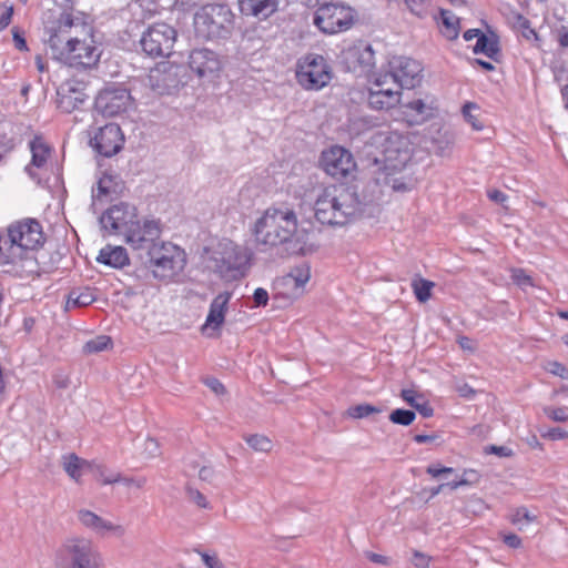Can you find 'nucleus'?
I'll list each match as a JSON object with an SVG mask.
<instances>
[{"label": "nucleus", "mask_w": 568, "mask_h": 568, "mask_svg": "<svg viewBox=\"0 0 568 568\" xmlns=\"http://www.w3.org/2000/svg\"><path fill=\"white\" fill-rule=\"evenodd\" d=\"M71 14L63 13L54 27L48 28L47 52L52 59L78 70H91L100 61L101 51L93 40L91 29L80 38Z\"/></svg>", "instance_id": "f257e3e1"}, {"label": "nucleus", "mask_w": 568, "mask_h": 568, "mask_svg": "<svg viewBox=\"0 0 568 568\" xmlns=\"http://www.w3.org/2000/svg\"><path fill=\"white\" fill-rule=\"evenodd\" d=\"M254 237L262 251L278 245H286V252L296 255L315 251L314 244L308 242V233L297 231L296 214L288 207H268L255 222Z\"/></svg>", "instance_id": "f03ea898"}, {"label": "nucleus", "mask_w": 568, "mask_h": 568, "mask_svg": "<svg viewBox=\"0 0 568 568\" xmlns=\"http://www.w3.org/2000/svg\"><path fill=\"white\" fill-rule=\"evenodd\" d=\"M367 205L354 187L339 184L324 187L317 194L313 209L321 224L343 226L362 217Z\"/></svg>", "instance_id": "7ed1b4c3"}, {"label": "nucleus", "mask_w": 568, "mask_h": 568, "mask_svg": "<svg viewBox=\"0 0 568 568\" xmlns=\"http://www.w3.org/2000/svg\"><path fill=\"white\" fill-rule=\"evenodd\" d=\"M186 265V253L172 242H158L148 251L146 266L153 277L161 282H174Z\"/></svg>", "instance_id": "20e7f679"}, {"label": "nucleus", "mask_w": 568, "mask_h": 568, "mask_svg": "<svg viewBox=\"0 0 568 568\" xmlns=\"http://www.w3.org/2000/svg\"><path fill=\"white\" fill-rule=\"evenodd\" d=\"M10 246L8 248V264L17 265L29 258V253L37 250L44 242L42 226L36 219H24L8 227Z\"/></svg>", "instance_id": "39448f33"}, {"label": "nucleus", "mask_w": 568, "mask_h": 568, "mask_svg": "<svg viewBox=\"0 0 568 568\" xmlns=\"http://www.w3.org/2000/svg\"><path fill=\"white\" fill-rule=\"evenodd\" d=\"M234 27V13L226 4L203 6L194 14V30L204 40L226 39Z\"/></svg>", "instance_id": "423d86ee"}, {"label": "nucleus", "mask_w": 568, "mask_h": 568, "mask_svg": "<svg viewBox=\"0 0 568 568\" xmlns=\"http://www.w3.org/2000/svg\"><path fill=\"white\" fill-rule=\"evenodd\" d=\"M55 568H100L101 556L93 542L84 537H71L55 551Z\"/></svg>", "instance_id": "0eeeda50"}, {"label": "nucleus", "mask_w": 568, "mask_h": 568, "mask_svg": "<svg viewBox=\"0 0 568 568\" xmlns=\"http://www.w3.org/2000/svg\"><path fill=\"white\" fill-rule=\"evenodd\" d=\"M332 78V68L321 54L308 53L297 62L296 80L305 90L318 91L326 87Z\"/></svg>", "instance_id": "6e6552de"}, {"label": "nucleus", "mask_w": 568, "mask_h": 568, "mask_svg": "<svg viewBox=\"0 0 568 568\" xmlns=\"http://www.w3.org/2000/svg\"><path fill=\"white\" fill-rule=\"evenodd\" d=\"M354 21V10L338 2L320 4L313 20L314 24L326 34L344 32L352 28Z\"/></svg>", "instance_id": "1a4fd4ad"}, {"label": "nucleus", "mask_w": 568, "mask_h": 568, "mask_svg": "<svg viewBox=\"0 0 568 568\" xmlns=\"http://www.w3.org/2000/svg\"><path fill=\"white\" fill-rule=\"evenodd\" d=\"M250 260L248 250L233 242L222 244L214 258L216 271L222 277L229 280L244 276L250 266Z\"/></svg>", "instance_id": "9d476101"}, {"label": "nucleus", "mask_w": 568, "mask_h": 568, "mask_svg": "<svg viewBox=\"0 0 568 568\" xmlns=\"http://www.w3.org/2000/svg\"><path fill=\"white\" fill-rule=\"evenodd\" d=\"M176 30L168 23H154L143 32L140 44L152 58L169 57L176 41Z\"/></svg>", "instance_id": "9b49d317"}, {"label": "nucleus", "mask_w": 568, "mask_h": 568, "mask_svg": "<svg viewBox=\"0 0 568 568\" xmlns=\"http://www.w3.org/2000/svg\"><path fill=\"white\" fill-rule=\"evenodd\" d=\"M422 72L423 67L418 61L407 57H393L388 61L385 74L388 75V81L402 91L417 87L423 78Z\"/></svg>", "instance_id": "f8f14e48"}, {"label": "nucleus", "mask_w": 568, "mask_h": 568, "mask_svg": "<svg viewBox=\"0 0 568 568\" xmlns=\"http://www.w3.org/2000/svg\"><path fill=\"white\" fill-rule=\"evenodd\" d=\"M161 233L162 224L160 220H144L141 222L138 219L130 224L123 240L132 250H146L148 252L150 246L158 244Z\"/></svg>", "instance_id": "ddd939ff"}, {"label": "nucleus", "mask_w": 568, "mask_h": 568, "mask_svg": "<svg viewBox=\"0 0 568 568\" xmlns=\"http://www.w3.org/2000/svg\"><path fill=\"white\" fill-rule=\"evenodd\" d=\"M321 168L334 179H345L356 169L353 155L346 149L335 145L322 152Z\"/></svg>", "instance_id": "4468645a"}, {"label": "nucleus", "mask_w": 568, "mask_h": 568, "mask_svg": "<svg viewBox=\"0 0 568 568\" xmlns=\"http://www.w3.org/2000/svg\"><path fill=\"white\" fill-rule=\"evenodd\" d=\"M131 103L130 91L122 87L105 88L95 98L97 111L110 118L124 113Z\"/></svg>", "instance_id": "2eb2a0df"}, {"label": "nucleus", "mask_w": 568, "mask_h": 568, "mask_svg": "<svg viewBox=\"0 0 568 568\" xmlns=\"http://www.w3.org/2000/svg\"><path fill=\"white\" fill-rule=\"evenodd\" d=\"M180 72V65L162 62L150 70L148 84L158 94H170L182 84Z\"/></svg>", "instance_id": "dca6fc26"}, {"label": "nucleus", "mask_w": 568, "mask_h": 568, "mask_svg": "<svg viewBox=\"0 0 568 568\" xmlns=\"http://www.w3.org/2000/svg\"><path fill=\"white\" fill-rule=\"evenodd\" d=\"M124 144V135L119 124L108 123L99 128L90 139V145L102 156L111 158L119 153Z\"/></svg>", "instance_id": "f3484780"}, {"label": "nucleus", "mask_w": 568, "mask_h": 568, "mask_svg": "<svg viewBox=\"0 0 568 568\" xmlns=\"http://www.w3.org/2000/svg\"><path fill=\"white\" fill-rule=\"evenodd\" d=\"M138 220L136 210L128 203H119L108 209L100 217L102 227L110 233L124 236L130 224Z\"/></svg>", "instance_id": "a211bd4d"}, {"label": "nucleus", "mask_w": 568, "mask_h": 568, "mask_svg": "<svg viewBox=\"0 0 568 568\" xmlns=\"http://www.w3.org/2000/svg\"><path fill=\"white\" fill-rule=\"evenodd\" d=\"M388 75L382 74L376 78L368 92V104L374 110H388L399 101L400 90L396 87H388Z\"/></svg>", "instance_id": "6ab92c4d"}, {"label": "nucleus", "mask_w": 568, "mask_h": 568, "mask_svg": "<svg viewBox=\"0 0 568 568\" xmlns=\"http://www.w3.org/2000/svg\"><path fill=\"white\" fill-rule=\"evenodd\" d=\"M384 166L382 170L402 171L410 160L406 139L388 136L383 145Z\"/></svg>", "instance_id": "aec40b11"}, {"label": "nucleus", "mask_w": 568, "mask_h": 568, "mask_svg": "<svg viewBox=\"0 0 568 568\" xmlns=\"http://www.w3.org/2000/svg\"><path fill=\"white\" fill-rule=\"evenodd\" d=\"M189 67L199 78H211L220 71L221 61L210 49H194L189 55Z\"/></svg>", "instance_id": "412c9836"}, {"label": "nucleus", "mask_w": 568, "mask_h": 568, "mask_svg": "<svg viewBox=\"0 0 568 568\" xmlns=\"http://www.w3.org/2000/svg\"><path fill=\"white\" fill-rule=\"evenodd\" d=\"M344 60L348 70L367 73L375 65V52L371 44L358 43L344 52Z\"/></svg>", "instance_id": "4be33fe9"}, {"label": "nucleus", "mask_w": 568, "mask_h": 568, "mask_svg": "<svg viewBox=\"0 0 568 568\" xmlns=\"http://www.w3.org/2000/svg\"><path fill=\"white\" fill-rule=\"evenodd\" d=\"M78 519L84 527L91 529L92 531L100 536L113 534L115 536L121 537L125 532L123 526L115 525L109 520H105L102 517L98 516L95 513L90 511L88 509H80L78 511Z\"/></svg>", "instance_id": "5701e85b"}, {"label": "nucleus", "mask_w": 568, "mask_h": 568, "mask_svg": "<svg viewBox=\"0 0 568 568\" xmlns=\"http://www.w3.org/2000/svg\"><path fill=\"white\" fill-rule=\"evenodd\" d=\"M412 124H422L435 116L437 103L434 98L414 99L403 105Z\"/></svg>", "instance_id": "b1692460"}, {"label": "nucleus", "mask_w": 568, "mask_h": 568, "mask_svg": "<svg viewBox=\"0 0 568 568\" xmlns=\"http://www.w3.org/2000/svg\"><path fill=\"white\" fill-rule=\"evenodd\" d=\"M74 82H64L58 90V108L64 113L79 109L88 99L85 92L73 89Z\"/></svg>", "instance_id": "393cba45"}, {"label": "nucleus", "mask_w": 568, "mask_h": 568, "mask_svg": "<svg viewBox=\"0 0 568 568\" xmlns=\"http://www.w3.org/2000/svg\"><path fill=\"white\" fill-rule=\"evenodd\" d=\"M240 10L245 16L266 20L278 9V0H239Z\"/></svg>", "instance_id": "a878e982"}, {"label": "nucleus", "mask_w": 568, "mask_h": 568, "mask_svg": "<svg viewBox=\"0 0 568 568\" xmlns=\"http://www.w3.org/2000/svg\"><path fill=\"white\" fill-rule=\"evenodd\" d=\"M230 298L231 294L229 292L220 293L213 298L204 327L219 329L222 326Z\"/></svg>", "instance_id": "bb28decb"}, {"label": "nucleus", "mask_w": 568, "mask_h": 568, "mask_svg": "<svg viewBox=\"0 0 568 568\" xmlns=\"http://www.w3.org/2000/svg\"><path fill=\"white\" fill-rule=\"evenodd\" d=\"M97 261L106 266L122 268L129 264L130 258L124 247L106 245L105 247L101 248Z\"/></svg>", "instance_id": "cd10ccee"}, {"label": "nucleus", "mask_w": 568, "mask_h": 568, "mask_svg": "<svg viewBox=\"0 0 568 568\" xmlns=\"http://www.w3.org/2000/svg\"><path fill=\"white\" fill-rule=\"evenodd\" d=\"M311 268L308 264L302 263L293 268L281 278V284L291 287L298 294L303 291L305 284L310 281Z\"/></svg>", "instance_id": "c85d7f7f"}, {"label": "nucleus", "mask_w": 568, "mask_h": 568, "mask_svg": "<svg viewBox=\"0 0 568 568\" xmlns=\"http://www.w3.org/2000/svg\"><path fill=\"white\" fill-rule=\"evenodd\" d=\"M399 171L381 170L374 181L378 185L389 186L394 192H407L413 189L412 180H405L404 176H397Z\"/></svg>", "instance_id": "c756f323"}, {"label": "nucleus", "mask_w": 568, "mask_h": 568, "mask_svg": "<svg viewBox=\"0 0 568 568\" xmlns=\"http://www.w3.org/2000/svg\"><path fill=\"white\" fill-rule=\"evenodd\" d=\"M62 466L65 473L78 483L82 475L81 471L92 468L93 462L82 459L75 454H68L62 456Z\"/></svg>", "instance_id": "7c9ffc66"}, {"label": "nucleus", "mask_w": 568, "mask_h": 568, "mask_svg": "<svg viewBox=\"0 0 568 568\" xmlns=\"http://www.w3.org/2000/svg\"><path fill=\"white\" fill-rule=\"evenodd\" d=\"M499 41L496 34L491 33L490 37H487L485 33L478 37L476 44L474 47V53H483L489 59L496 60L499 54Z\"/></svg>", "instance_id": "2f4dec72"}, {"label": "nucleus", "mask_w": 568, "mask_h": 568, "mask_svg": "<svg viewBox=\"0 0 568 568\" xmlns=\"http://www.w3.org/2000/svg\"><path fill=\"white\" fill-rule=\"evenodd\" d=\"M32 152L31 163L37 168H42L50 155V148L40 138H36L30 142Z\"/></svg>", "instance_id": "473e14b6"}, {"label": "nucleus", "mask_w": 568, "mask_h": 568, "mask_svg": "<svg viewBox=\"0 0 568 568\" xmlns=\"http://www.w3.org/2000/svg\"><path fill=\"white\" fill-rule=\"evenodd\" d=\"M435 283L425 278H415L412 282V288L416 300L420 303L427 302L432 296V290Z\"/></svg>", "instance_id": "72a5a7b5"}, {"label": "nucleus", "mask_w": 568, "mask_h": 568, "mask_svg": "<svg viewBox=\"0 0 568 568\" xmlns=\"http://www.w3.org/2000/svg\"><path fill=\"white\" fill-rule=\"evenodd\" d=\"M95 301L94 292L90 288L83 291L72 290L68 297V305L73 307L88 306Z\"/></svg>", "instance_id": "f704fd0d"}, {"label": "nucleus", "mask_w": 568, "mask_h": 568, "mask_svg": "<svg viewBox=\"0 0 568 568\" xmlns=\"http://www.w3.org/2000/svg\"><path fill=\"white\" fill-rule=\"evenodd\" d=\"M112 346V339L110 336L100 335L88 341L83 346L85 354H95L103 352Z\"/></svg>", "instance_id": "c9c22d12"}, {"label": "nucleus", "mask_w": 568, "mask_h": 568, "mask_svg": "<svg viewBox=\"0 0 568 568\" xmlns=\"http://www.w3.org/2000/svg\"><path fill=\"white\" fill-rule=\"evenodd\" d=\"M382 409L377 406L364 403L355 406H351L347 409V415L352 418L359 419L368 417L372 414H379Z\"/></svg>", "instance_id": "e433bc0d"}, {"label": "nucleus", "mask_w": 568, "mask_h": 568, "mask_svg": "<svg viewBox=\"0 0 568 568\" xmlns=\"http://www.w3.org/2000/svg\"><path fill=\"white\" fill-rule=\"evenodd\" d=\"M89 471L93 473L94 476L103 484L110 485L121 481L122 477L119 473L106 474L104 466L93 463V467L89 468Z\"/></svg>", "instance_id": "4c0bfd02"}, {"label": "nucleus", "mask_w": 568, "mask_h": 568, "mask_svg": "<svg viewBox=\"0 0 568 568\" xmlns=\"http://www.w3.org/2000/svg\"><path fill=\"white\" fill-rule=\"evenodd\" d=\"M247 445L256 452H270L272 449V442L268 437L260 434L250 435L245 437Z\"/></svg>", "instance_id": "58836bf2"}, {"label": "nucleus", "mask_w": 568, "mask_h": 568, "mask_svg": "<svg viewBox=\"0 0 568 568\" xmlns=\"http://www.w3.org/2000/svg\"><path fill=\"white\" fill-rule=\"evenodd\" d=\"M416 418V414L414 410L410 409H402L397 408L394 409L389 415V420L394 424L402 425V426H408L410 425Z\"/></svg>", "instance_id": "ea45409f"}, {"label": "nucleus", "mask_w": 568, "mask_h": 568, "mask_svg": "<svg viewBox=\"0 0 568 568\" xmlns=\"http://www.w3.org/2000/svg\"><path fill=\"white\" fill-rule=\"evenodd\" d=\"M478 106L473 102H467L463 109L462 113L465 118V120L473 126L474 130L480 131L483 129L481 122L471 112L474 110H477Z\"/></svg>", "instance_id": "a19ab883"}, {"label": "nucleus", "mask_w": 568, "mask_h": 568, "mask_svg": "<svg viewBox=\"0 0 568 568\" xmlns=\"http://www.w3.org/2000/svg\"><path fill=\"white\" fill-rule=\"evenodd\" d=\"M534 519L535 517L525 507L517 508L511 515V523L518 526L519 529L530 524Z\"/></svg>", "instance_id": "79ce46f5"}, {"label": "nucleus", "mask_w": 568, "mask_h": 568, "mask_svg": "<svg viewBox=\"0 0 568 568\" xmlns=\"http://www.w3.org/2000/svg\"><path fill=\"white\" fill-rule=\"evenodd\" d=\"M440 17L443 24L453 32V37H457L459 19L450 11L444 9L440 10Z\"/></svg>", "instance_id": "37998d69"}, {"label": "nucleus", "mask_w": 568, "mask_h": 568, "mask_svg": "<svg viewBox=\"0 0 568 568\" xmlns=\"http://www.w3.org/2000/svg\"><path fill=\"white\" fill-rule=\"evenodd\" d=\"M187 498L194 503L197 507L206 509L210 507V503L206 500V497L196 488L191 486L186 487Z\"/></svg>", "instance_id": "c03bdc74"}, {"label": "nucleus", "mask_w": 568, "mask_h": 568, "mask_svg": "<svg viewBox=\"0 0 568 568\" xmlns=\"http://www.w3.org/2000/svg\"><path fill=\"white\" fill-rule=\"evenodd\" d=\"M544 412L554 422L561 423L568 420V407H546Z\"/></svg>", "instance_id": "a18cd8bd"}, {"label": "nucleus", "mask_w": 568, "mask_h": 568, "mask_svg": "<svg viewBox=\"0 0 568 568\" xmlns=\"http://www.w3.org/2000/svg\"><path fill=\"white\" fill-rule=\"evenodd\" d=\"M516 23L523 30V37L526 39L537 38L536 31L530 27V21L523 14H516Z\"/></svg>", "instance_id": "49530a36"}, {"label": "nucleus", "mask_w": 568, "mask_h": 568, "mask_svg": "<svg viewBox=\"0 0 568 568\" xmlns=\"http://www.w3.org/2000/svg\"><path fill=\"white\" fill-rule=\"evenodd\" d=\"M206 568H225L216 554L196 550Z\"/></svg>", "instance_id": "de8ad7c7"}, {"label": "nucleus", "mask_w": 568, "mask_h": 568, "mask_svg": "<svg viewBox=\"0 0 568 568\" xmlns=\"http://www.w3.org/2000/svg\"><path fill=\"white\" fill-rule=\"evenodd\" d=\"M511 278L517 285L523 287L532 285L531 277L521 268H514L511 271Z\"/></svg>", "instance_id": "09e8293b"}, {"label": "nucleus", "mask_w": 568, "mask_h": 568, "mask_svg": "<svg viewBox=\"0 0 568 568\" xmlns=\"http://www.w3.org/2000/svg\"><path fill=\"white\" fill-rule=\"evenodd\" d=\"M111 184H112V176L104 174L99 181H98V193L94 195L98 199L101 196L108 195L111 192Z\"/></svg>", "instance_id": "8fccbe9b"}, {"label": "nucleus", "mask_w": 568, "mask_h": 568, "mask_svg": "<svg viewBox=\"0 0 568 568\" xmlns=\"http://www.w3.org/2000/svg\"><path fill=\"white\" fill-rule=\"evenodd\" d=\"M426 473L434 478H438L442 475L454 473V468L440 466L439 464H430L427 466Z\"/></svg>", "instance_id": "3c124183"}, {"label": "nucleus", "mask_w": 568, "mask_h": 568, "mask_svg": "<svg viewBox=\"0 0 568 568\" xmlns=\"http://www.w3.org/2000/svg\"><path fill=\"white\" fill-rule=\"evenodd\" d=\"M253 300L255 307L266 306L268 302L267 291L263 287L256 288L253 294Z\"/></svg>", "instance_id": "603ef678"}, {"label": "nucleus", "mask_w": 568, "mask_h": 568, "mask_svg": "<svg viewBox=\"0 0 568 568\" xmlns=\"http://www.w3.org/2000/svg\"><path fill=\"white\" fill-rule=\"evenodd\" d=\"M542 437L551 440L565 439L568 438V432L561 427H554L548 429L545 434H542Z\"/></svg>", "instance_id": "864d4df0"}, {"label": "nucleus", "mask_w": 568, "mask_h": 568, "mask_svg": "<svg viewBox=\"0 0 568 568\" xmlns=\"http://www.w3.org/2000/svg\"><path fill=\"white\" fill-rule=\"evenodd\" d=\"M12 39H13L16 49H18L19 51L28 50L27 41L23 37V33L20 31L19 28L12 29Z\"/></svg>", "instance_id": "5fc2aeb1"}, {"label": "nucleus", "mask_w": 568, "mask_h": 568, "mask_svg": "<svg viewBox=\"0 0 568 568\" xmlns=\"http://www.w3.org/2000/svg\"><path fill=\"white\" fill-rule=\"evenodd\" d=\"M400 397L410 406L415 407L419 402L418 398H422L423 396L417 394L414 389H403L400 392Z\"/></svg>", "instance_id": "6e6d98bb"}, {"label": "nucleus", "mask_w": 568, "mask_h": 568, "mask_svg": "<svg viewBox=\"0 0 568 568\" xmlns=\"http://www.w3.org/2000/svg\"><path fill=\"white\" fill-rule=\"evenodd\" d=\"M13 16V7L6 6L4 11L0 14V32L9 27Z\"/></svg>", "instance_id": "4d7b16f0"}, {"label": "nucleus", "mask_w": 568, "mask_h": 568, "mask_svg": "<svg viewBox=\"0 0 568 568\" xmlns=\"http://www.w3.org/2000/svg\"><path fill=\"white\" fill-rule=\"evenodd\" d=\"M204 384L216 395H223L225 393L224 385L214 377H209L204 381Z\"/></svg>", "instance_id": "13d9d810"}, {"label": "nucleus", "mask_w": 568, "mask_h": 568, "mask_svg": "<svg viewBox=\"0 0 568 568\" xmlns=\"http://www.w3.org/2000/svg\"><path fill=\"white\" fill-rule=\"evenodd\" d=\"M428 1L429 0H405L406 4L410 9V11L418 16H420L423 13L424 6Z\"/></svg>", "instance_id": "bf43d9fd"}, {"label": "nucleus", "mask_w": 568, "mask_h": 568, "mask_svg": "<svg viewBox=\"0 0 568 568\" xmlns=\"http://www.w3.org/2000/svg\"><path fill=\"white\" fill-rule=\"evenodd\" d=\"M456 390L459 394V396L470 399L475 396V389L467 383H463L460 385L456 386Z\"/></svg>", "instance_id": "052dcab7"}, {"label": "nucleus", "mask_w": 568, "mask_h": 568, "mask_svg": "<svg viewBox=\"0 0 568 568\" xmlns=\"http://www.w3.org/2000/svg\"><path fill=\"white\" fill-rule=\"evenodd\" d=\"M487 452L499 457H510L513 455V450L506 446L491 445L487 448Z\"/></svg>", "instance_id": "680f3d73"}, {"label": "nucleus", "mask_w": 568, "mask_h": 568, "mask_svg": "<svg viewBox=\"0 0 568 568\" xmlns=\"http://www.w3.org/2000/svg\"><path fill=\"white\" fill-rule=\"evenodd\" d=\"M414 565L417 567V568H428L429 566V557L426 556L425 554L418 551V550H415L414 551Z\"/></svg>", "instance_id": "e2e57ef3"}, {"label": "nucleus", "mask_w": 568, "mask_h": 568, "mask_svg": "<svg viewBox=\"0 0 568 568\" xmlns=\"http://www.w3.org/2000/svg\"><path fill=\"white\" fill-rule=\"evenodd\" d=\"M549 372L554 375L560 376L561 378H566L568 376V369L558 362H552L549 364Z\"/></svg>", "instance_id": "0e129e2a"}, {"label": "nucleus", "mask_w": 568, "mask_h": 568, "mask_svg": "<svg viewBox=\"0 0 568 568\" xmlns=\"http://www.w3.org/2000/svg\"><path fill=\"white\" fill-rule=\"evenodd\" d=\"M423 417L428 418L434 415L433 407L428 404V402L418 403L414 407Z\"/></svg>", "instance_id": "69168bd1"}, {"label": "nucleus", "mask_w": 568, "mask_h": 568, "mask_svg": "<svg viewBox=\"0 0 568 568\" xmlns=\"http://www.w3.org/2000/svg\"><path fill=\"white\" fill-rule=\"evenodd\" d=\"M487 196L490 201L496 202L498 204H504L507 200V195L499 190H489L487 192Z\"/></svg>", "instance_id": "338daca9"}, {"label": "nucleus", "mask_w": 568, "mask_h": 568, "mask_svg": "<svg viewBox=\"0 0 568 568\" xmlns=\"http://www.w3.org/2000/svg\"><path fill=\"white\" fill-rule=\"evenodd\" d=\"M504 542L511 548H518L521 545V539L515 534H509L504 537Z\"/></svg>", "instance_id": "774afa93"}]
</instances>
